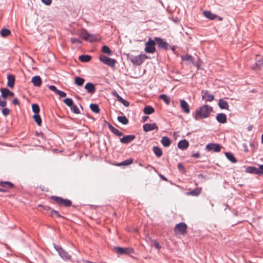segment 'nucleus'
I'll return each instance as SVG.
<instances>
[{
    "instance_id": "54",
    "label": "nucleus",
    "mask_w": 263,
    "mask_h": 263,
    "mask_svg": "<svg viewBox=\"0 0 263 263\" xmlns=\"http://www.w3.org/2000/svg\"><path fill=\"white\" fill-rule=\"evenodd\" d=\"M42 2L46 5H50L51 4L52 0H42Z\"/></svg>"
},
{
    "instance_id": "42",
    "label": "nucleus",
    "mask_w": 263,
    "mask_h": 263,
    "mask_svg": "<svg viewBox=\"0 0 263 263\" xmlns=\"http://www.w3.org/2000/svg\"><path fill=\"white\" fill-rule=\"evenodd\" d=\"M33 118L36 124L40 126L42 124V119L39 114L34 115Z\"/></svg>"
},
{
    "instance_id": "18",
    "label": "nucleus",
    "mask_w": 263,
    "mask_h": 263,
    "mask_svg": "<svg viewBox=\"0 0 263 263\" xmlns=\"http://www.w3.org/2000/svg\"><path fill=\"white\" fill-rule=\"evenodd\" d=\"M216 120L220 123H225L227 122V116L223 113L218 114L216 116Z\"/></svg>"
},
{
    "instance_id": "58",
    "label": "nucleus",
    "mask_w": 263,
    "mask_h": 263,
    "mask_svg": "<svg viewBox=\"0 0 263 263\" xmlns=\"http://www.w3.org/2000/svg\"><path fill=\"white\" fill-rule=\"evenodd\" d=\"M154 246L157 249H160L161 248V246H160V245L159 244V243H158L157 242L155 241L154 242Z\"/></svg>"
},
{
    "instance_id": "46",
    "label": "nucleus",
    "mask_w": 263,
    "mask_h": 263,
    "mask_svg": "<svg viewBox=\"0 0 263 263\" xmlns=\"http://www.w3.org/2000/svg\"><path fill=\"white\" fill-rule=\"evenodd\" d=\"M71 107V110L73 113H74L76 114H79L80 113L79 109L78 108V107L76 105L73 104V105L71 107Z\"/></svg>"
},
{
    "instance_id": "7",
    "label": "nucleus",
    "mask_w": 263,
    "mask_h": 263,
    "mask_svg": "<svg viewBox=\"0 0 263 263\" xmlns=\"http://www.w3.org/2000/svg\"><path fill=\"white\" fill-rule=\"evenodd\" d=\"M187 228V225L184 222H182L176 225L174 228V231L176 233L184 235L186 232Z\"/></svg>"
},
{
    "instance_id": "1",
    "label": "nucleus",
    "mask_w": 263,
    "mask_h": 263,
    "mask_svg": "<svg viewBox=\"0 0 263 263\" xmlns=\"http://www.w3.org/2000/svg\"><path fill=\"white\" fill-rule=\"evenodd\" d=\"M212 110V107L208 105H204L196 109L194 118L196 120H198L199 118H206L210 116Z\"/></svg>"
},
{
    "instance_id": "29",
    "label": "nucleus",
    "mask_w": 263,
    "mask_h": 263,
    "mask_svg": "<svg viewBox=\"0 0 263 263\" xmlns=\"http://www.w3.org/2000/svg\"><path fill=\"white\" fill-rule=\"evenodd\" d=\"M225 155L227 158L233 163H236L237 162V160L234 157V155L230 152H227L225 153Z\"/></svg>"
},
{
    "instance_id": "39",
    "label": "nucleus",
    "mask_w": 263,
    "mask_h": 263,
    "mask_svg": "<svg viewBox=\"0 0 263 263\" xmlns=\"http://www.w3.org/2000/svg\"><path fill=\"white\" fill-rule=\"evenodd\" d=\"M181 59L182 61H190L192 63H193V58L191 55L185 54L184 55H182L181 56Z\"/></svg>"
},
{
    "instance_id": "27",
    "label": "nucleus",
    "mask_w": 263,
    "mask_h": 263,
    "mask_svg": "<svg viewBox=\"0 0 263 263\" xmlns=\"http://www.w3.org/2000/svg\"><path fill=\"white\" fill-rule=\"evenodd\" d=\"M116 97L117 98L118 101H119L120 103H122L125 106L128 107L129 105V103L122 98L118 93L115 92Z\"/></svg>"
},
{
    "instance_id": "36",
    "label": "nucleus",
    "mask_w": 263,
    "mask_h": 263,
    "mask_svg": "<svg viewBox=\"0 0 263 263\" xmlns=\"http://www.w3.org/2000/svg\"><path fill=\"white\" fill-rule=\"evenodd\" d=\"M133 162V159H128L125 161H122V162L118 163L117 164L118 166H127L131 164Z\"/></svg>"
},
{
    "instance_id": "6",
    "label": "nucleus",
    "mask_w": 263,
    "mask_h": 263,
    "mask_svg": "<svg viewBox=\"0 0 263 263\" xmlns=\"http://www.w3.org/2000/svg\"><path fill=\"white\" fill-rule=\"evenodd\" d=\"M147 58V57L145 54H140L131 58L130 61L134 65L139 66L142 64L144 60Z\"/></svg>"
},
{
    "instance_id": "31",
    "label": "nucleus",
    "mask_w": 263,
    "mask_h": 263,
    "mask_svg": "<svg viewBox=\"0 0 263 263\" xmlns=\"http://www.w3.org/2000/svg\"><path fill=\"white\" fill-rule=\"evenodd\" d=\"M153 152L158 157H160L162 155L161 149L158 146H154L153 148Z\"/></svg>"
},
{
    "instance_id": "37",
    "label": "nucleus",
    "mask_w": 263,
    "mask_h": 263,
    "mask_svg": "<svg viewBox=\"0 0 263 263\" xmlns=\"http://www.w3.org/2000/svg\"><path fill=\"white\" fill-rule=\"evenodd\" d=\"M11 34V31L10 30L6 29V28H3L1 31V35L2 36L5 37Z\"/></svg>"
},
{
    "instance_id": "24",
    "label": "nucleus",
    "mask_w": 263,
    "mask_h": 263,
    "mask_svg": "<svg viewBox=\"0 0 263 263\" xmlns=\"http://www.w3.org/2000/svg\"><path fill=\"white\" fill-rule=\"evenodd\" d=\"M203 15L205 17L210 20H214L218 17L216 14H214L209 11H204L203 12Z\"/></svg>"
},
{
    "instance_id": "22",
    "label": "nucleus",
    "mask_w": 263,
    "mask_h": 263,
    "mask_svg": "<svg viewBox=\"0 0 263 263\" xmlns=\"http://www.w3.org/2000/svg\"><path fill=\"white\" fill-rule=\"evenodd\" d=\"M218 105L221 109L229 110L228 103L222 99L219 100Z\"/></svg>"
},
{
    "instance_id": "23",
    "label": "nucleus",
    "mask_w": 263,
    "mask_h": 263,
    "mask_svg": "<svg viewBox=\"0 0 263 263\" xmlns=\"http://www.w3.org/2000/svg\"><path fill=\"white\" fill-rule=\"evenodd\" d=\"M108 127L109 130L117 136L120 137L123 135V133L119 130L118 129L115 128L110 124L107 123Z\"/></svg>"
},
{
    "instance_id": "41",
    "label": "nucleus",
    "mask_w": 263,
    "mask_h": 263,
    "mask_svg": "<svg viewBox=\"0 0 263 263\" xmlns=\"http://www.w3.org/2000/svg\"><path fill=\"white\" fill-rule=\"evenodd\" d=\"M102 51L104 53H106L108 55H111V53H112V51L110 49V48L107 46H103L102 47Z\"/></svg>"
},
{
    "instance_id": "9",
    "label": "nucleus",
    "mask_w": 263,
    "mask_h": 263,
    "mask_svg": "<svg viewBox=\"0 0 263 263\" xmlns=\"http://www.w3.org/2000/svg\"><path fill=\"white\" fill-rule=\"evenodd\" d=\"M79 35L86 41L89 40L90 42H92L96 40L95 36L88 33L86 30H82L80 31L79 32Z\"/></svg>"
},
{
    "instance_id": "32",
    "label": "nucleus",
    "mask_w": 263,
    "mask_h": 263,
    "mask_svg": "<svg viewBox=\"0 0 263 263\" xmlns=\"http://www.w3.org/2000/svg\"><path fill=\"white\" fill-rule=\"evenodd\" d=\"M201 191V188L197 187L194 190L191 191V192H189L188 194L194 196H197L200 194Z\"/></svg>"
},
{
    "instance_id": "15",
    "label": "nucleus",
    "mask_w": 263,
    "mask_h": 263,
    "mask_svg": "<svg viewBox=\"0 0 263 263\" xmlns=\"http://www.w3.org/2000/svg\"><path fill=\"white\" fill-rule=\"evenodd\" d=\"M135 139V136L133 135L124 136L120 139V141L122 143L127 144Z\"/></svg>"
},
{
    "instance_id": "5",
    "label": "nucleus",
    "mask_w": 263,
    "mask_h": 263,
    "mask_svg": "<svg viewBox=\"0 0 263 263\" xmlns=\"http://www.w3.org/2000/svg\"><path fill=\"white\" fill-rule=\"evenodd\" d=\"M155 41L152 40L150 37L148 41L145 43V51L148 53H153L155 51Z\"/></svg>"
},
{
    "instance_id": "38",
    "label": "nucleus",
    "mask_w": 263,
    "mask_h": 263,
    "mask_svg": "<svg viewBox=\"0 0 263 263\" xmlns=\"http://www.w3.org/2000/svg\"><path fill=\"white\" fill-rule=\"evenodd\" d=\"M85 80L83 78H80V77H76L75 78V84H77L78 86H81L83 85L84 84Z\"/></svg>"
},
{
    "instance_id": "20",
    "label": "nucleus",
    "mask_w": 263,
    "mask_h": 263,
    "mask_svg": "<svg viewBox=\"0 0 263 263\" xmlns=\"http://www.w3.org/2000/svg\"><path fill=\"white\" fill-rule=\"evenodd\" d=\"M2 96L4 98H7L8 96H14V93L12 91H10L7 88H2L1 90Z\"/></svg>"
},
{
    "instance_id": "49",
    "label": "nucleus",
    "mask_w": 263,
    "mask_h": 263,
    "mask_svg": "<svg viewBox=\"0 0 263 263\" xmlns=\"http://www.w3.org/2000/svg\"><path fill=\"white\" fill-rule=\"evenodd\" d=\"M49 88L50 90L54 92L56 94L57 93L58 91H59V89L57 88V87L54 85H50L49 86Z\"/></svg>"
},
{
    "instance_id": "13",
    "label": "nucleus",
    "mask_w": 263,
    "mask_h": 263,
    "mask_svg": "<svg viewBox=\"0 0 263 263\" xmlns=\"http://www.w3.org/2000/svg\"><path fill=\"white\" fill-rule=\"evenodd\" d=\"M202 99L206 102H211L214 100V96L210 94L208 90H202L201 91Z\"/></svg>"
},
{
    "instance_id": "55",
    "label": "nucleus",
    "mask_w": 263,
    "mask_h": 263,
    "mask_svg": "<svg viewBox=\"0 0 263 263\" xmlns=\"http://www.w3.org/2000/svg\"><path fill=\"white\" fill-rule=\"evenodd\" d=\"M12 103L15 105H18L20 104L19 101L17 98H14L13 100Z\"/></svg>"
},
{
    "instance_id": "52",
    "label": "nucleus",
    "mask_w": 263,
    "mask_h": 263,
    "mask_svg": "<svg viewBox=\"0 0 263 263\" xmlns=\"http://www.w3.org/2000/svg\"><path fill=\"white\" fill-rule=\"evenodd\" d=\"M258 170L259 171L258 175H263V165H259Z\"/></svg>"
},
{
    "instance_id": "3",
    "label": "nucleus",
    "mask_w": 263,
    "mask_h": 263,
    "mask_svg": "<svg viewBox=\"0 0 263 263\" xmlns=\"http://www.w3.org/2000/svg\"><path fill=\"white\" fill-rule=\"evenodd\" d=\"M51 199L53 200L55 203L61 206L69 207L72 204V202L70 200L63 199L58 196H52L51 197Z\"/></svg>"
},
{
    "instance_id": "53",
    "label": "nucleus",
    "mask_w": 263,
    "mask_h": 263,
    "mask_svg": "<svg viewBox=\"0 0 263 263\" xmlns=\"http://www.w3.org/2000/svg\"><path fill=\"white\" fill-rule=\"evenodd\" d=\"M178 169L180 170V171L184 172V167L183 165H182V164H181L180 163H178Z\"/></svg>"
},
{
    "instance_id": "50",
    "label": "nucleus",
    "mask_w": 263,
    "mask_h": 263,
    "mask_svg": "<svg viewBox=\"0 0 263 263\" xmlns=\"http://www.w3.org/2000/svg\"><path fill=\"white\" fill-rule=\"evenodd\" d=\"M57 94L58 95L60 98H64L66 96V93L65 92L60 90H59Z\"/></svg>"
},
{
    "instance_id": "26",
    "label": "nucleus",
    "mask_w": 263,
    "mask_h": 263,
    "mask_svg": "<svg viewBox=\"0 0 263 263\" xmlns=\"http://www.w3.org/2000/svg\"><path fill=\"white\" fill-rule=\"evenodd\" d=\"M247 173L253 174H258L259 173V171L258 170V168L255 167L254 166H248L246 170Z\"/></svg>"
},
{
    "instance_id": "43",
    "label": "nucleus",
    "mask_w": 263,
    "mask_h": 263,
    "mask_svg": "<svg viewBox=\"0 0 263 263\" xmlns=\"http://www.w3.org/2000/svg\"><path fill=\"white\" fill-rule=\"evenodd\" d=\"M32 111L34 112V115L39 114L40 108L37 104H33L32 105Z\"/></svg>"
},
{
    "instance_id": "64",
    "label": "nucleus",
    "mask_w": 263,
    "mask_h": 263,
    "mask_svg": "<svg viewBox=\"0 0 263 263\" xmlns=\"http://www.w3.org/2000/svg\"><path fill=\"white\" fill-rule=\"evenodd\" d=\"M261 143H263V134L261 135Z\"/></svg>"
},
{
    "instance_id": "62",
    "label": "nucleus",
    "mask_w": 263,
    "mask_h": 263,
    "mask_svg": "<svg viewBox=\"0 0 263 263\" xmlns=\"http://www.w3.org/2000/svg\"><path fill=\"white\" fill-rule=\"evenodd\" d=\"M253 125H251L250 126H249L248 127H247V129L248 131H251L252 130V129H253Z\"/></svg>"
},
{
    "instance_id": "57",
    "label": "nucleus",
    "mask_w": 263,
    "mask_h": 263,
    "mask_svg": "<svg viewBox=\"0 0 263 263\" xmlns=\"http://www.w3.org/2000/svg\"><path fill=\"white\" fill-rule=\"evenodd\" d=\"M192 157L195 158H198L200 157V154L199 153H194L193 155H192Z\"/></svg>"
},
{
    "instance_id": "8",
    "label": "nucleus",
    "mask_w": 263,
    "mask_h": 263,
    "mask_svg": "<svg viewBox=\"0 0 263 263\" xmlns=\"http://www.w3.org/2000/svg\"><path fill=\"white\" fill-rule=\"evenodd\" d=\"M114 250L116 253L119 255L130 254L134 252L133 249L130 248L116 247H115Z\"/></svg>"
},
{
    "instance_id": "47",
    "label": "nucleus",
    "mask_w": 263,
    "mask_h": 263,
    "mask_svg": "<svg viewBox=\"0 0 263 263\" xmlns=\"http://www.w3.org/2000/svg\"><path fill=\"white\" fill-rule=\"evenodd\" d=\"M70 41L72 44H81V41L77 38H70Z\"/></svg>"
},
{
    "instance_id": "51",
    "label": "nucleus",
    "mask_w": 263,
    "mask_h": 263,
    "mask_svg": "<svg viewBox=\"0 0 263 263\" xmlns=\"http://www.w3.org/2000/svg\"><path fill=\"white\" fill-rule=\"evenodd\" d=\"M256 65L257 67L260 68L263 66V60H258L256 63Z\"/></svg>"
},
{
    "instance_id": "14",
    "label": "nucleus",
    "mask_w": 263,
    "mask_h": 263,
    "mask_svg": "<svg viewBox=\"0 0 263 263\" xmlns=\"http://www.w3.org/2000/svg\"><path fill=\"white\" fill-rule=\"evenodd\" d=\"M143 130L148 132L154 129H158V127L156 123L149 124L146 123L143 126Z\"/></svg>"
},
{
    "instance_id": "10",
    "label": "nucleus",
    "mask_w": 263,
    "mask_h": 263,
    "mask_svg": "<svg viewBox=\"0 0 263 263\" xmlns=\"http://www.w3.org/2000/svg\"><path fill=\"white\" fill-rule=\"evenodd\" d=\"M0 186L2 187V188H0V192H7L8 191L7 189L13 188L14 185L10 182L1 181Z\"/></svg>"
},
{
    "instance_id": "17",
    "label": "nucleus",
    "mask_w": 263,
    "mask_h": 263,
    "mask_svg": "<svg viewBox=\"0 0 263 263\" xmlns=\"http://www.w3.org/2000/svg\"><path fill=\"white\" fill-rule=\"evenodd\" d=\"M189 146V142L185 139L180 140L178 143V147L182 150L186 149Z\"/></svg>"
},
{
    "instance_id": "44",
    "label": "nucleus",
    "mask_w": 263,
    "mask_h": 263,
    "mask_svg": "<svg viewBox=\"0 0 263 263\" xmlns=\"http://www.w3.org/2000/svg\"><path fill=\"white\" fill-rule=\"evenodd\" d=\"M64 102L66 105H67L69 107H71L73 104V101L71 98H67L65 99L64 100Z\"/></svg>"
},
{
    "instance_id": "2",
    "label": "nucleus",
    "mask_w": 263,
    "mask_h": 263,
    "mask_svg": "<svg viewBox=\"0 0 263 263\" xmlns=\"http://www.w3.org/2000/svg\"><path fill=\"white\" fill-rule=\"evenodd\" d=\"M54 248L58 252L59 256L65 261H69L71 256L61 246L53 243Z\"/></svg>"
},
{
    "instance_id": "16",
    "label": "nucleus",
    "mask_w": 263,
    "mask_h": 263,
    "mask_svg": "<svg viewBox=\"0 0 263 263\" xmlns=\"http://www.w3.org/2000/svg\"><path fill=\"white\" fill-rule=\"evenodd\" d=\"M85 89L87 90V92L90 94H93L96 91L95 85L91 83H87L85 86Z\"/></svg>"
},
{
    "instance_id": "11",
    "label": "nucleus",
    "mask_w": 263,
    "mask_h": 263,
    "mask_svg": "<svg viewBox=\"0 0 263 263\" xmlns=\"http://www.w3.org/2000/svg\"><path fill=\"white\" fill-rule=\"evenodd\" d=\"M206 149L208 151L219 152L221 149V146L217 143H209L206 146Z\"/></svg>"
},
{
    "instance_id": "19",
    "label": "nucleus",
    "mask_w": 263,
    "mask_h": 263,
    "mask_svg": "<svg viewBox=\"0 0 263 263\" xmlns=\"http://www.w3.org/2000/svg\"><path fill=\"white\" fill-rule=\"evenodd\" d=\"M180 106L182 108V109L183 110L184 112L186 114L190 113V107L189 105H188L187 103L183 100H181L180 101Z\"/></svg>"
},
{
    "instance_id": "40",
    "label": "nucleus",
    "mask_w": 263,
    "mask_h": 263,
    "mask_svg": "<svg viewBox=\"0 0 263 263\" xmlns=\"http://www.w3.org/2000/svg\"><path fill=\"white\" fill-rule=\"evenodd\" d=\"M159 98L162 99L167 105H168L170 103V99L165 94L161 95Z\"/></svg>"
},
{
    "instance_id": "21",
    "label": "nucleus",
    "mask_w": 263,
    "mask_h": 263,
    "mask_svg": "<svg viewBox=\"0 0 263 263\" xmlns=\"http://www.w3.org/2000/svg\"><path fill=\"white\" fill-rule=\"evenodd\" d=\"M31 82L33 85L36 87H40L42 84V80L40 76H36L32 78Z\"/></svg>"
},
{
    "instance_id": "56",
    "label": "nucleus",
    "mask_w": 263,
    "mask_h": 263,
    "mask_svg": "<svg viewBox=\"0 0 263 263\" xmlns=\"http://www.w3.org/2000/svg\"><path fill=\"white\" fill-rule=\"evenodd\" d=\"M7 102L6 100L0 101V106L4 107L6 105Z\"/></svg>"
},
{
    "instance_id": "30",
    "label": "nucleus",
    "mask_w": 263,
    "mask_h": 263,
    "mask_svg": "<svg viewBox=\"0 0 263 263\" xmlns=\"http://www.w3.org/2000/svg\"><path fill=\"white\" fill-rule=\"evenodd\" d=\"M155 111L154 108L151 106H146L143 109V112L146 115H150Z\"/></svg>"
},
{
    "instance_id": "34",
    "label": "nucleus",
    "mask_w": 263,
    "mask_h": 263,
    "mask_svg": "<svg viewBox=\"0 0 263 263\" xmlns=\"http://www.w3.org/2000/svg\"><path fill=\"white\" fill-rule=\"evenodd\" d=\"M90 108L93 112L96 114H98L100 111L99 107L97 104H91L90 105Z\"/></svg>"
},
{
    "instance_id": "33",
    "label": "nucleus",
    "mask_w": 263,
    "mask_h": 263,
    "mask_svg": "<svg viewBox=\"0 0 263 263\" xmlns=\"http://www.w3.org/2000/svg\"><path fill=\"white\" fill-rule=\"evenodd\" d=\"M79 59L82 62H87L90 60L91 57L89 55H81L79 56Z\"/></svg>"
},
{
    "instance_id": "45",
    "label": "nucleus",
    "mask_w": 263,
    "mask_h": 263,
    "mask_svg": "<svg viewBox=\"0 0 263 263\" xmlns=\"http://www.w3.org/2000/svg\"><path fill=\"white\" fill-rule=\"evenodd\" d=\"M49 215L52 217L55 216L57 217H62V216L60 214L58 211L53 209L51 210Z\"/></svg>"
},
{
    "instance_id": "25",
    "label": "nucleus",
    "mask_w": 263,
    "mask_h": 263,
    "mask_svg": "<svg viewBox=\"0 0 263 263\" xmlns=\"http://www.w3.org/2000/svg\"><path fill=\"white\" fill-rule=\"evenodd\" d=\"M7 86L10 88H13L14 85L15 78L13 75H8L7 76Z\"/></svg>"
},
{
    "instance_id": "35",
    "label": "nucleus",
    "mask_w": 263,
    "mask_h": 263,
    "mask_svg": "<svg viewBox=\"0 0 263 263\" xmlns=\"http://www.w3.org/2000/svg\"><path fill=\"white\" fill-rule=\"evenodd\" d=\"M117 119L119 122L124 125H126L128 123V120L125 116H118Z\"/></svg>"
},
{
    "instance_id": "12",
    "label": "nucleus",
    "mask_w": 263,
    "mask_h": 263,
    "mask_svg": "<svg viewBox=\"0 0 263 263\" xmlns=\"http://www.w3.org/2000/svg\"><path fill=\"white\" fill-rule=\"evenodd\" d=\"M155 41L160 48L165 50H167L168 49L169 44L165 41H163L161 38L158 37H155Z\"/></svg>"
},
{
    "instance_id": "61",
    "label": "nucleus",
    "mask_w": 263,
    "mask_h": 263,
    "mask_svg": "<svg viewBox=\"0 0 263 263\" xmlns=\"http://www.w3.org/2000/svg\"><path fill=\"white\" fill-rule=\"evenodd\" d=\"M149 118L148 116H143L142 117V120L143 122H145L147 120V119Z\"/></svg>"
},
{
    "instance_id": "59",
    "label": "nucleus",
    "mask_w": 263,
    "mask_h": 263,
    "mask_svg": "<svg viewBox=\"0 0 263 263\" xmlns=\"http://www.w3.org/2000/svg\"><path fill=\"white\" fill-rule=\"evenodd\" d=\"M40 206L43 207V206L41 205H40ZM43 208H44V209L45 210L50 211V212H51V210H52L49 206H43Z\"/></svg>"
},
{
    "instance_id": "48",
    "label": "nucleus",
    "mask_w": 263,
    "mask_h": 263,
    "mask_svg": "<svg viewBox=\"0 0 263 263\" xmlns=\"http://www.w3.org/2000/svg\"><path fill=\"white\" fill-rule=\"evenodd\" d=\"M10 110L8 108H4L2 109V114L4 116H7L10 114Z\"/></svg>"
},
{
    "instance_id": "63",
    "label": "nucleus",
    "mask_w": 263,
    "mask_h": 263,
    "mask_svg": "<svg viewBox=\"0 0 263 263\" xmlns=\"http://www.w3.org/2000/svg\"><path fill=\"white\" fill-rule=\"evenodd\" d=\"M250 145L251 147H252L253 148H255V145H254L253 142H251L250 143Z\"/></svg>"
},
{
    "instance_id": "60",
    "label": "nucleus",
    "mask_w": 263,
    "mask_h": 263,
    "mask_svg": "<svg viewBox=\"0 0 263 263\" xmlns=\"http://www.w3.org/2000/svg\"><path fill=\"white\" fill-rule=\"evenodd\" d=\"M242 146L244 148V151L246 152H248V149L247 144H243Z\"/></svg>"
},
{
    "instance_id": "28",
    "label": "nucleus",
    "mask_w": 263,
    "mask_h": 263,
    "mask_svg": "<svg viewBox=\"0 0 263 263\" xmlns=\"http://www.w3.org/2000/svg\"><path fill=\"white\" fill-rule=\"evenodd\" d=\"M161 143L164 147H168L170 145L171 142L167 137H163L161 139Z\"/></svg>"
},
{
    "instance_id": "4",
    "label": "nucleus",
    "mask_w": 263,
    "mask_h": 263,
    "mask_svg": "<svg viewBox=\"0 0 263 263\" xmlns=\"http://www.w3.org/2000/svg\"><path fill=\"white\" fill-rule=\"evenodd\" d=\"M99 60L101 62H102L103 64L110 66L111 67H114L115 66L117 61L116 60L114 59L110 58L109 57H106L103 54L101 55L99 57Z\"/></svg>"
}]
</instances>
